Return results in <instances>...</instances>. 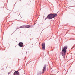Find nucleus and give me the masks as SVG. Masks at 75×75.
<instances>
[{"mask_svg":"<svg viewBox=\"0 0 75 75\" xmlns=\"http://www.w3.org/2000/svg\"><path fill=\"white\" fill-rule=\"evenodd\" d=\"M45 43H42V48L43 50H45Z\"/></svg>","mask_w":75,"mask_h":75,"instance_id":"nucleus-4","label":"nucleus"},{"mask_svg":"<svg viewBox=\"0 0 75 75\" xmlns=\"http://www.w3.org/2000/svg\"><path fill=\"white\" fill-rule=\"evenodd\" d=\"M23 45H24L23 44V43L22 42H20L19 43V47H23Z\"/></svg>","mask_w":75,"mask_h":75,"instance_id":"nucleus-5","label":"nucleus"},{"mask_svg":"<svg viewBox=\"0 0 75 75\" xmlns=\"http://www.w3.org/2000/svg\"><path fill=\"white\" fill-rule=\"evenodd\" d=\"M9 74H10V72H9V73H8V75Z\"/></svg>","mask_w":75,"mask_h":75,"instance_id":"nucleus-9","label":"nucleus"},{"mask_svg":"<svg viewBox=\"0 0 75 75\" xmlns=\"http://www.w3.org/2000/svg\"><path fill=\"white\" fill-rule=\"evenodd\" d=\"M57 13L50 14L47 16L46 18H48V19H52L53 18L55 17L56 16H57Z\"/></svg>","mask_w":75,"mask_h":75,"instance_id":"nucleus-1","label":"nucleus"},{"mask_svg":"<svg viewBox=\"0 0 75 75\" xmlns=\"http://www.w3.org/2000/svg\"><path fill=\"white\" fill-rule=\"evenodd\" d=\"M43 73H44V72L46 71V65H45L44 66L42 69Z\"/></svg>","mask_w":75,"mask_h":75,"instance_id":"nucleus-3","label":"nucleus"},{"mask_svg":"<svg viewBox=\"0 0 75 75\" xmlns=\"http://www.w3.org/2000/svg\"><path fill=\"white\" fill-rule=\"evenodd\" d=\"M68 47L66 46H64L62 51V54L63 56H64V55H65V53H66V50L67 49Z\"/></svg>","mask_w":75,"mask_h":75,"instance_id":"nucleus-2","label":"nucleus"},{"mask_svg":"<svg viewBox=\"0 0 75 75\" xmlns=\"http://www.w3.org/2000/svg\"><path fill=\"white\" fill-rule=\"evenodd\" d=\"M31 26L30 25H25V28H30Z\"/></svg>","mask_w":75,"mask_h":75,"instance_id":"nucleus-7","label":"nucleus"},{"mask_svg":"<svg viewBox=\"0 0 75 75\" xmlns=\"http://www.w3.org/2000/svg\"><path fill=\"white\" fill-rule=\"evenodd\" d=\"M47 19V18H45V20H46Z\"/></svg>","mask_w":75,"mask_h":75,"instance_id":"nucleus-10","label":"nucleus"},{"mask_svg":"<svg viewBox=\"0 0 75 75\" xmlns=\"http://www.w3.org/2000/svg\"><path fill=\"white\" fill-rule=\"evenodd\" d=\"M14 75H19V72L18 71H15L13 74Z\"/></svg>","mask_w":75,"mask_h":75,"instance_id":"nucleus-6","label":"nucleus"},{"mask_svg":"<svg viewBox=\"0 0 75 75\" xmlns=\"http://www.w3.org/2000/svg\"><path fill=\"white\" fill-rule=\"evenodd\" d=\"M20 28H25V25L21 26L20 27Z\"/></svg>","mask_w":75,"mask_h":75,"instance_id":"nucleus-8","label":"nucleus"}]
</instances>
